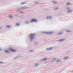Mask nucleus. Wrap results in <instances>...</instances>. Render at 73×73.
<instances>
[{"instance_id": "nucleus-25", "label": "nucleus", "mask_w": 73, "mask_h": 73, "mask_svg": "<svg viewBox=\"0 0 73 73\" xmlns=\"http://www.w3.org/2000/svg\"><path fill=\"white\" fill-rule=\"evenodd\" d=\"M34 3H36V4H38V2L37 1L35 2Z\"/></svg>"}, {"instance_id": "nucleus-18", "label": "nucleus", "mask_w": 73, "mask_h": 73, "mask_svg": "<svg viewBox=\"0 0 73 73\" xmlns=\"http://www.w3.org/2000/svg\"><path fill=\"white\" fill-rule=\"evenodd\" d=\"M58 9V7H56L54 9L55 10H57V9Z\"/></svg>"}, {"instance_id": "nucleus-28", "label": "nucleus", "mask_w": 73, "mask_h": 73, "mask_svg": "<svg viewBox=\"0 0 73 73\" xmlns=\"http://www.w3.org/2000/svg\"><path fill=\"white\" fill-rule=\"evenodd\" d=\"M3 62H0V64H3Z\"/></svg>"}, {"instance_id": "nucleus-30", "label": "nucleus", "mask_w": 73, "mask_h": 73, "mask_svg": "<svg viewBox=\"0 0 73 73\" xmlns=\"http://www.w3.org/2000/svg\"><path fill=\"white\" fill-rule=\"evenodd\" d=\"M67 32H68L69 33H70V31H68Z\"/></svg>"}, {"instance_id": "nucleus-37", "label": "nucleus", "mask_w": 73, "mask_h": 73, "mask_svg": "<svg viewBox=\"0 0 73 73\" xmlns=\"http://www.w3.org/2000/svg\"><path fill=\"white\" fill-rule=\"evenodd\" d=\"M15 16L17 17V16L16 15Z\"/></svg>"}, {"instance_id": "nucleus-14", "label": "nucleus", "mask_w": 73, "mask_h": 73, "mask_svg": "<svg viewBox=\"0 0 73 73\" xmlns=\"http://www.w3.org/2000/svg\"><path fill=\"white\" fill-rule=\"evenodd\" d=\"M26 4V2L22 3H21V5H23V4Z\"/></svg>"}, {"instance_id": "nucleus-3", "label": "nucleus", "mask_w": 73, "mask_h": 73, "mask_svg": "<svg viewBox=\"0 0 73 73\" xmlns=\"http://www.w3.org/2000/svg\"><path fill=\"white\" fill-rule=\"evenodd\" d=\"M9 49V50L11 51V52H16V50H15L13 49H12L11 48H10Z\"/></svg>"}, {"instance_id": "nucleus-7", "label": "nucleus", "mask_w": 73, "mask_h": 73, "mask_svg": "<svg viewBox=\"0 0 73 73\" xmlns=\"http://www.w3.org/2000/svg\"><path fill=\"white\" fill-rule=\"evenodd\" d=\"M47 19H52V17H47Z\"/></svg>"}, {"instance_id": "nucleus-23", "label": "nucleus", "mask_w": 73, "mask_h": 73, "mask_svg": "<svg viewBox=\"0 0 73 73\" xmlns=\"http://www.w3.org/2000/svg\"><path fill=\"white\" fill-rule=\"evenodd\" d=\"M19 58V57L18 56H17L15 58H14V59H17V58Z\"/></svg>"}, {"instance_id": "nucleus-27", "label": "nucleus", "mask_w": 73, "mask_h": 73, "mask_svg": "<svg viewBox=\"0 0 73 73\" xmlns=\"http://www.w3.org/2000/svg\"><path fill=\"white\" fill-rule=\"evenodd\" d=\"M21 9H23V10L24 9V7H21Z\"/></svg>"}, {"instance_id": "nucleus-6", "label": "nucleus", "mask_w": 73, "mask_h": 73, "mask_svg": "<svg viewBox=\"0 0 73 73\" xmlns=\"http://www.w3.org/2000/svg\"><path fill=\"white\" fill-rule=\"evenodd\" d=\"M5 52L6 53H9V51H8L7 50H5Z\"/></svg>"}, {"instance_id": "nucleus-34", "label": "nucleus", "mask_w": 73, "mask_h": 73, "mask_svg": "<svg viewBox=\"0 0 73 73\" xmlns=\"http://www.w3.org/2000/svg\"><path fill=\"white\" fill-rule=\"evenodd\" d=\"M20 12H21V13H23V12H22L21 11H20Z\"/></svg>"}, {"instance_id": "nucleus-20", "label": "nucleus", "mask_w": 73, "mask_h": 73, "mask_svg": "<svg viewBox=\"0 0 73 73\" xmlns=\"http://www.w3.org/2000/svg\"><path fill=\"white\" fill-rule=\"evenodd\" d=\"M9 17L10 19H11V18H12V15H10L9 16Z\"/></svg>"}, {"instance_id": "nucleus-12", "label": "nucleus", "mask_w": 73, "mask_h": 73, "mask_svg": "<svg viewBox=\"0 0 73 73\" xmlns=\"http://www.w3.org/2000/svg\"><path fill=\"white\" fill-rule=\"evenodd\" d=\"M6 28H11V26L8 25H7L6 26Z\"/></svg>"}, {"instance_id": "nucleus-2", "label": "nucleus", "mask_w": 73, "mask_h": 73, "mask_svg": "<svg viewBox=\"0 0 73 73\" xmlns=\"http://www.w3.org/2000/svg\"><path fill=\"white\" fill-rule=\"evenodd\" d=\"M37 21V20L35 19H32L30 21L31 23H33V22H36Z\"/></svg>"}, {"instance_id": "nucleus-17", "label": "nucleus", "mask_w": 73, "mask_h": 73, "mask_svg": "<svg viewBox=\"0 0 73 73\" xmlns=\"http://www.w3.org/2000/svg\"><path fill=\"white\" fill-rule=\"evenodd\" d=\"M60 62V60H58L56 61V62H57V63L59 62Z\"/></svg>"}, {"instance_id": "nucleus-33", "label": "nucleus", "mask_w": 73, "mask_h": 73, "mask_svg": "<svg viewBox=\"0 0 73 73\" xmlns=\"http://www.w3.org/2000/svg\"><path fill=\"white\" fill-rule=\"evenodd\" d=\"M30 52H33V50H31L30 51Z\"/></svg>"}, {"instance_id": "nucleus-21", "label": "nucleus", "mask_w": 73, "mask_h": 73, "mask_svg": "<svg viewBox=\"0 0 73 73\" xmlns=\"http://www.w3.org/2000/svg\"><path fill=\"white\" fill-rule=\"evenodd\" d=\"M68 57H66V58H64V60H66V59H68Z\"/></svg>"}, {"instance_id": "nucleus-10", "label": "nucleus", "mask_w": 73, "mask_h": 73, "mask_svg": "<svg viewBox=\"0 0 73 73\" xmlns=\"http://www.w3.org/2000/svg\"><path fill=\"white\" fill-rule=\"evenodd\" d=\"M72 12V11L70 10H69L68 11V13H70Z\"/></svg>"}, {"instance_id": "nucleus-32", "label": "nucleus", "mask_w": 73, "mask_h": 73, "mask_svg": "<svg viewBox=\"0 0 73 73\" xmlns=\"http://www.w3.org/2000/svg\"><path fill=\"white\" fill-rule=\"evenodd\" d=\"M53 60H56V58H54Z\"/></svg>"}, {"instance_id": "nucleus-35", "label": "nucleus", "mask_w": 73, "mask_h": 73, "mask_svg": "<svg viewBox=\"0 0 73 73\" xmlns=\"http://www.w3.org/2000/svg\"><path fill=\"white\" fill-rule=\"evenodd\" d=\"M52 62H54V60H52Z\"/></svg>"}, {"instance_id": "nucleus-16", "label": "nucleus", "mask_w": 73, "mask_h": 73, "mask_svg": "<svg viewBox=\"0 0 73 73\" xmlns=\"http://www.w3.org/2000/svg\"><path fill=\"white\" fill-rule=\"evenodd\" d=\"M19 10H21V11H22V10L21 9H17V11H16V12H19Z\"/></svg>"}, {"instance_id": "nucleus-8", "label": "nucleus", "mask_w": 73, "mask_h": 73, "mask_svg": "<svg viewBox=\"0 0 73 73\" xmlns=\"http://www.w3.org/2000/svg\"><path fill=\"white\" fill-rule=\"evenodd\" d=\"M62 32H60L59 33L58 35H62Z\"/></svg>"}, {"instance_id": "nucleus-11", "label": "nucleus", "mask_w": 73, "mask_h": 73, "mask_svg": "<svg viewBox=\"0 0 73 73\" xmlns=\"http://www.w3.org/2000/svg\"><path fill=\"white\" fill-rule=\"evenodd\" d=\"M25 23L26 24H29L30 23V22L29 21H27L25 22Z\"/></svg>"}, {"instance_id": "nucleus-19", "label": "nucleus", "mask_w": 73, "mask_h": 73, "mask_svg": "<svg viewBox=\"0 0 73 73\" xmlns=\"http://www.w3.org/2000/svg\"><path fill=\"white\" fill-rule=\"evenodd\" d=\"M20 25V24L19 23H17L16 25V26H19Z\"/></svg>"}, {"instance_id": "nucleus-15", "label": "nucleus", "mask_w": 73, "mask_h": 73, "mask_svg": "<svg viewBox=\"0 0 73 73\" xmlns=\"http://www.w3.org/2000/svg\"><path fill=\"white\" fill-rule=\"evenodd\" d=\"M46 60H47V58H45V59L42 60V61H46Z\"/></svg>"}, {"instance_id": "nucleus-9", "label": "nucleus", "mask_w": 73, "mask_h": 73, "mask_svg": "<svg viewBox=\"0 0 73 73\" xmlns=\"http://www.w3.org/2000/svg\"><path fill=\"white\" fill-rule=\"evenodd\" d=\"M64 40H65V39H63L59 40V41H64Z\"/></svg>"}, {"instance_id": "nucleus-36", "label": "nucleus", "mask_w": 73, "mask_h": 73, "mask_svg": "<svg viewBox=\"0 0 73 73\" xmlns=\"http://www.w3.org/2000/svg\"><path fill=\"white\" fill-rule=\"evenodd\" d=\"M1 27H0V30H1Z\"/></svg>"}, {"instance_id": "nucleus-26", "label": "nucleus", "mask_w": 73, "mask_h": 73, "mask_svg": "<svg viewBox=\"0 0 73 73\" xmlns=\"http://www.w3.org/2000/svg\"><path fill=\"white\" fill-rule=\"evenodd\" d=\"M70 5V3H68L67 4V5Z\"/></svg>"}, {"instance_id": "nucleus-1", "label": "nucleus", "mask_w": 73, "mask_h": 73, "mask_svg": "<svg viewBox=\"0 0 73 73\" xmlns=\"http://www.w3.org/2000/svg\"><path fill=\"white\" fill-rule=\"evenodd\" d=\"M35 36V34H29V38L31 42H32L34 39Z\"/></svg>"}, {"instance_id": "nucleus-31", "label": "nucleus", "mask_w": 73, "mask_h": 73, "mask_svg": "<svg viewBox=\"0 0 73 73\" xmlns=\"http://www.w3.org/2000/svg\"><path fill=\"white\" fill-rule=\"evenodd\" d=\"M0 51H2V49L0 48Z\"/></svg>"}, {"instance_id": "nucleus-38", "label": "nucleus", "mask_w": 73, "mask_h": 73, "mask_svg": "<svg viewBox=\"0 0 73 73\" xmlns=\"http://www.w3.org/2000/svg\"><path fill=\"white\" fill-rule=\"evenodd\" d=\"M72 72H73V71H72Z\"/></svg>"}, {"instance_id": "nucleus-5", "label": "nucleus", "mask_w": 73, "mask_h": 73, "mask_svg": "<svg viewBox=\"0 0 73 73\" xmlns=\"http://www.w3.org/2000/svg\"><path fill=\"white\" fill-rule=\"evenodd\" d=\"M53 49L52 47H51L50 48H48L47 49H46V50H52Z\"/></svg>"}, {"instance_id": "nucleus-24", "label": "nucleus", "mask_w": 73, "mask_h": 73, "mask_svg": "<svg viewBox=\"0 0 73 73\" xmlns=\"http://www.w3.org/2000/svg\"><path fill=\"white\" fill-rule=\"evenodd\" d=\"M53 2L54 3V4H57V3H56V2L54 1H53Z\"/></svg>"}, {"instance_id": "nucleus-22", "label": "nucleus", "mask_w": 73, "mask_h": 73, "mask_svg": "<svg viewBox=\"0 0 73 73\" xmlns=\"http://www.w3.org/2000/svg\"><path fill=\"white\" fill-rule=\"evenodd\" d=\"M23 7L24 8V9H28V8L27 7Z\"/></svg>"}, {"instance_id": "nucleus-29", "label": "nucleus", "mask_w": 73, "mask_h": 73, "mask_svg": "<svg viewBox=\"0 0 73 73\" xmlns=\"http://www.w3.org/2000/svg\"><path fill=\"white\" fill-rule=\"evenodd\" d=\"M67 9H68V10H69L70 9L69 7H67Z\"/></svg>"}, {"instance_id": "nucleus-13", "label": "nucleus", "mask_w": 73, "mask_h": 73, "mask_svg": "<svg viewBox=\"0 0 73 73\" xmlns=\"http://www.w3.org/2000/svg\"><path fill=\"white\" fill-rule=\"evenodd\" d=\"M38 66V64H36L35 65V67H37Z\"/></svg>"}, {"instance_id": "nucleus-4", "label": "nucleus", "mask_w": 73, "mask_h": 73, "mask_svg": "<svg viewBox=\"0 0 73 73\" xmlns=\"http://www.w3.org/2000/svg\"><path fill=\"white\" fill-rule=\"evenodd\" d=\"M44 33H45V34H47V35H49V34H52L53 33L52 32H49V33H47L46 32H44Z\"/></svg>"}]
</instances>
